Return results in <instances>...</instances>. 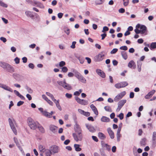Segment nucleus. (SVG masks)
Listing matches in <instances>:
<instances>
[{
    "label": "nucleus",
    "mask_w": 156,
    "mask_h": 156,
    "mask_svg": "<svg viewBox=\"0 0 156 156\" xmlns=\"http://www.w3.org/2000/svg\"><path fill=\"white\" fill-rule=\"evenodd\" d=\"M104 109L107 112H112V109L109 106H106L104 107Z\"/></svg>",
    "instance_id": "36"
},
{
    "label": "nucleus",
    "mask_w": 156,
    "mask_h": 156,
    "mask_svg": "<svg viewBox=\"0 0 156 156\" xmlns=\"http://www.w3.org/2000/svg\"><path fill=\"white\" fill-rule=\"evenodd\" d=\"M74 129L76 132H82V130L79 125L76 123L74 126Z\"/></svg>",
    "instance_id": "18"
},
{
    "label": "nucleus",
    "mask_w": 156,
    "mask_h": 156,
    "mask_svg": "<svg viewBox=\"0 0 156 156\" xmlns=\"http://www.w3.org/2000/svg\"><path fill=\"white\" fill-rule=\"evenodd\" d=\"M76 43V42L73 41L72 42V44L70 46V47L73 49H74L75 48V44Z\"/></svg>",
    "instance_id": "51"
},
{
    "label": "nucleus",
    "mask_w": 156,
    "mask_h": 156,
    "mask_svg": "<svg viewBox=\"0 0 156 156\" xmlns=\"http://www.w3.org/2000/svg\"><path fill=\"white\" fill-rule=\"evenodd\" d=\"M9 64L8 63L2 62H0V66L4 69H6L7 66Z\"/></svg>",
    "instance_id": "27"
},
{
    "label": "nucleus",
    "mask_w": 156,
    "mask_h": 156,
    "mask_svg": "<svg viewBox=\"0 0 156 156\" xmlns=\"http://www.w3.org/2000/svg\"><path fill=\"white\" fill-rule=\"evenodd\" d=\"M58 84L62 86L64 88L67 90H71L72 89V87L69 84L66 83V80L64 79L63 81H57Z\"/></svg>",
    "instance_id": "4"
},
{
    "label": "nucleus",
    "mask_w": 156,
    "mask_h": 156,
    "mask_svg": "<svg viewBox=\"0 0 156 156\" xmlns=\"http://www.w3.org/2000/svg\"><path fill=\"white\" fill-rule=\"evenodd\" d=\"M85 125L87 128L90 132H94L95 131V130L94 127L91 125L87 124Z\"/></svg>",
    "instance_id": "20"
},
{
    "label": "nucleus",
    "mask_w": 156,
    "mask_h": 156,
    "mask_svg": "<svg viewBox=\"0 0 156 156\" xmlns=\"http://www.w3.org/2000/svg\"><path fill=\"white\" fill-rule=\"evenodd\" d=\"M90 107L92 110L93 111L94 114L96 115H98V112L95 106L93 104H91L90 105Z\"/></svg>",
    "instance_id": "21"
},
{
    "label": "nucleus",
    "mask_w": 156,
    "mask_h": 156,
    "mask_svg": "<svg viewBox=\"0 0 156 156\" xmlns=\"http://www.w3.org/2000/svg\"><path fill=\"white\" fill-rule=\"evenodd\" d=\"M117 140L119 142L120 140V138L121 137V135L120 133H116Z\"/></svg>",
    "instance_id": "41"
},
{
    "label": "nucleus",
    "mask_w": 156,
    "mask_h": 156,
    "mask_svg": "<svg viewBox=\"0 0 156 156\" xmlns=\"http://www.w3.org/2000/svg\"><path fill=\"white\" fill-rule=\"evenodd\" d=\"M136 28H140V30L141 31V34H142L145 33L147 30V27L145 26L142 25L140 24H138L136 25Z\"/></svg>",
    "instance_id": "8"
},
{
    "label": "nucleus",
    "mask_w": 156,
    "mask_h": 156,
    "mask_svg": "<svg viewBox=\"0 0 156 156\" xmlns=\"http://www.w3.org/2000/svg\"><path fill=\"white\" fill-rule=\"evenodd\" d=\"M101 121L103 122H109L110 121V119L106 116H103L101 118Z\"/></svg>",
    "instance_id": "25"
},
{
    "label": "nucleus",
    "mask_w": 156,
    "mask_h": 156,
    "mask_svg": "<svg viewBox=\"0 0 156 156\" xmlns=\"http://www.w3.org/2000/svg\"><path fill=\"white\" fill-rule=\"evenodd\" d=\"M126 101V100L123 99L120 101L118 103V106L116 109V111L119 112Z\"/></svg>",
    "instance_id": "11"
},
{
    "label": "nucleus",
    "mask_w": 156,
    "mask_h": 156,
    "mask_svg": "<svg viewBox=\"0 0 156 156\" xmlns=\"http://www.w3.org/2000/svg\"><path fill=\"white\" fill-rule=\"evenodd\" d=\"M43 115L48 118H51V115L49 114V113L46 111L43 113Z\"/></svg>",
    "instance_id": "35"
},
{
    "label": "nucleus",
    "mask_w": 156,
    "mask_h": 156,
    "mask_svg": "<svg viewBox=\"0 0 156 156\" xmlns=\"http://www.w3.org/2000/svg\"><path fill=\"white\" fill-rule=\"evenodd\" d=\"M118 117L119 118L120 120L122 119L124 117V115H123V113H120Z\"/></svg>",
    "instance_id": "55"
},
{
    "label": "nucleus",
    "mask_w": 156,
    "mask_h": 156,
    "mask_svg": "<svg viewBox=\"0 0 156 156\" xmlns=\"http://www.w3.org/2000/svg\"><path fill=\"white\" fill-rule=\"evenodd\" d=\"M136 64L133 61H131L128 63V66L130 68H133L134 69L136 68Z\"/></svg>",
    "instance_id": "22"
},
{
    "label": "nucleus",
    "mask_w": 156,
    "mask_h": 156,
    "mask_svg": "<svg viewBox=\"0 0 156 156\" xmlns=\"http://www.w3.org/2000/svg\"><path fill=\"white\" fill-rule=\"evenodd\" d=\"M63 14L61 12H60L58 13V17L59 18L61 19V18L63 16Z\"/></svg>",
    "instance_id": "62"
},
{
    "label": "nucleus",
    "mask_w": 156,
    "mask_h": 156,
    "mask_svg": "<svg viewBox=\"0 0 156 156\" xmlns=\"http://www.w3.org/2000/svg\"><path fill=\"white\" fill-rule=\"evenodd\" d=\"M38 148L40 151L41 153H44L46 149L45 148V147L41 145H40L38 146Z\"/></svg>",
    "instance_id": "24"
},
{
    "label": "nucleus",
    "mask_w": 156,
    "mask_h": 156,
    "mask_svg": "<svg viewBox=\"0 0 156 156\" xmlns=\"http://www.w3.org/2000/svg\"><path fill=\"white\" fill-rule=\"evenodd\" d=\"M37 128L40 132L42 133H44L45 132V130L44 128L41 125L39 124Z\"/></svg>",
    "instance_id": "23"
},
{
    "label": "nucleus",
    "mask_w": 156,
    "mask_h": 156,
    "mask_svg": "<svg viewBox=\"0 0 156 156\" xmlns=\"http://www.w3.org/2000/svg\"><path fill=\"white\" fill-rule=\"evenodd\" d=\"M13 76L16 80H19L21 77V76L20 74L16 73H14L13 74Z\"/></svg>",
    "instance_id": "33"
},
{
    "label": "nucleus",
    "mask_w": 156,
    "mask_h": 156,
    "mask_svg": "<svg viewBox=\"0 0 156 156\" xmlns=\"http://www.w3.org/2000/svg\"><path fill=\"white\" fill-rule=\"evenodd\" d=\"M20 58L18 57L14 59V61L16 64H19L20 62Z\"/></svg>",
    "instance_id": "54"
},
{
    "label": "nucleus",
    "mask_w": 156,
    "mask_h": 156,
    "mask_svg": "<svg viewBox=\"0 0 156 156\" xmlns=\"http://www.w3.org/2000/svg\"><path fill=\"white\" fill-rule=\"evenodd\" d=\"M67 75L69 77H73L74 76V74L72 72H69Z\"/></svg>",
    "instance_id": "56"
},
{
    "label": "nucleus",
    "mask_w": 156,
    "mask_h": 156,
    "mask_svg": "<svg viewBox=\"0 0 156 156\" xmlns=\"http://www.w3.org/2000/svg\"><path fill=\"white\" fill-rule=\"evenodd\" d=\"M37 6L41 8H44V7L43 5L39 2H38L37 5Z\"/></svg>",
    "instance_id": "48"
},
{
    "label": "nucleus",
    "mask_w": 156,
    "mask_h": 156,
    "mask_svg": "<svg viewBox=\"0 0 156 156\" xmlns=\"http://www.w3.org/2000/svg\"><path fill=\"white\" fill-rule=\"evenodd\" d=\"M109 28L106 26H105L103 27V30L102 32L103 33H105L106 31H107L108 30Z\"/></svg>",
    "instance_id": "44"
},
{
    "label": "nucleus",
    "mask_w": 156,
    "mask_h": 156,
    "mask_svg": "<svg viewBox=\"0 0 156 156\" xmlns=\"http://www.w3.org/2000/svg\"><path fill=\"white\" fill-rule=\"evenodd\" d=\"M26 89L29 93L31 94L33 93V90L30 87H27Z\"/></svg>",
    "instance_id": "49"
},
{
    "label": "nucleus",
    "mask_w": 156,
    "mask_h": 156,
    "mask_svg": "<svg viewBox=\"0 0 156 156\" xmlns=\"http://www.w3.org/2000/svg\"><path fill=\"white\" fill-rule=\"evenodd\" d=\"M126 93L125 91H123L118 94L114 98V101L115 102H118L125 95Z\"/></svg>",
    "instance_id": "7"
},
{
    "label": "nucleus",
    "mask_w": 156,
    "mask_h": 156,
    "mask_svg": "<svg viewBox=\"0 0 156 156\" xmlns=\"http://www.w3.org/2000/svg\"><path fill=\"white\" fill-rule=\"evenodd\" d=\"M156 48V42H153L151 44L150 48L151 50Z\"/></svg>",
    "instance_id": "32"
},
{
    "label": "nucleus",
    "mask_w": 156,
    "mask_h": 156,
    "mask_svg": "<svg viewBox=\"0 0 156 156\" xmlns=\"http://www.w3.org/2000/svg\"><path fill=\"white\" fill-rule=\"evenodd\" d=\"M97 73L103 78L105 77V73L101 70L99 69H97L96 70Z\"/></svg>",
    "instance_id": "13"
},
{
    "label": "nucleus",
    "mask_w": 156,
    "mask_h": 156,
    "mask_svg": "<svg viewBox=\"0 0 156 156\" xmlns=\"http://www.w3.org/2000/svg\"><path fill=\"white\" fill-rule=\"evenodd\" d=\"M62 71L64 73H66L68 71V69L66 66H63L62 68Z\"/></svg>",
    "instance_id": "40"
},
{
    "label": "nucleus",
    "mask_w": 156,
    "mask_h": 156,
    "mask_svg": "<svg viewBox=\"0 0 156 156\" xmlns=\"http://www.w3.org/2000/svg\"><path fill=\"white\" fill-rule=\"evenodd\" d=\"M88 101L84 99H82L80 104L82 105H86L88 104Z\"/></svg>",
    "instance_id": "34"
},
{
    "label": "nucleus",
    "mask_w": 156,
    "mask_h": 156,
    "mask_svg": "<svg viewBox=\"0 0 156 156\" xmlns=\"http://www.w3.org/2000/svg\"><path fill=\"white\" fill-rule=\"evenodd\" d=\"M23 103L24 102L23 101H20L17 103V106H20V105H22Z\"/></svg>",
    "instance_id": "64"
},
{
    "label": "nucleus",
    "mask_w": 156,
    "mask_h": 156,
    "mask_svg": "<svg viewBox=\"0 0 156 156\" xmlns=\"http://www.w3.org/2000/svg\"><path fill=\"white\" fill-rule=\"evenodd\" d=\"M80 145L78 144H75L74 147L75 150L77 151H79L81 150V148L80 147Z\"/></svg>",
    "instance_id": "31"
},
{
    "label": "nucleus",
    "mask_w": 156,
    "mask_h": 156,
    "mask_svg": "<svg viewBox=\"0 0 156 156\" xmlns=\"http://www.w3.org/2000/svg\"><path fill=\"white\" fill-rule=\"evenodd\" d=\"M125 12V10L122 8H121L119 10V12L120 13H123Z\"/></svg>",
    "instance_id": "61"
},
{
    "label": "nucleus",
    "mask_w": 156,
    "mask_h": 156,
    "mask_svg": "<svg viewBox=\"0 0 156 156\" xmlns=\"http://www.w3.org/2000/svg\"><path fill=\"white\" fill-rule=\"evenodd\" d=\"M98 136L101 140H104L106 138L105 135L101 132H99L98 133Z\"/></svg>",
    "instance_id": "28"
},
{
    "label": "nucleus",
    "mask_w": 156,
    "mask_h": 156,
    "mask_svg": "<svg viewBox=\"0 0 156 156\" xmlns=\"http://www.w3.org/2000/svg\"><path fill=\"white\" fill-rule=\"evenodd\" d=\"M95 3L96 5H99L102 4L103 2V0H95Z\"/></svg>",
    "instance_id": "38"
},
{
    "label": "nucleus",
    "mask_w": 156,
    "mask_h": 156,
    "mask_svg": "<svg viewBox=\"0 0 156 156\" xmlns=\"http://www.w3.org/2000/svg\"><path fill=\"white\" fill-rule=\"evenodd\" d=\"M107 130L110 138L112 139H114L115 137L114 133L112 129L110 128H108L107 129Z\"/></svg>",
    "instance_id": "14"
},
{
    "label": "nucleus",
    "mask_w": 156,
    "mask_h": 156,
    "mask_svg": "<svg viewBox=\"0 0 156 156\" xmlns=\"http://www.w3.org/2000/svg\"><path fill=\"white\" fill-rule=\"evenodd\" d=\"M139 29L140 28H136V29L134 31L136 34L141 33V31Z\"/></svg>",
    "instance_id": "52"
},
{
    "label": "nucleus",
    "mask_w": 156,
    "mask_h": 156,
    "mask_svg": "<svg viewBox=\"0 0 156 156\" xmlns=\"http://www.w3.org/2000/svg\"><path fill=\"white\" fill-rule=\"evenodd\" d=\"M120 49L121 50H127L128 49V48L126 46H124L121 47L120 48Z\"/></svg>",
    "instance_id": "53"
},
{
    "label": "nucleus",
    "mask_w": 156,
    "mask_h": 156,
    "mask_svg": "<svg viewBox=\"0 0 156 156\" xmlns=\"http://www.w3.org/2000/svg\"><path fill=\"white\" fill-rule=\"evenodd\" d=\"M46 101L51 106H53L54 105L53 102L49 99H48Z\"/></svg>",
    "instance_id": "58"
},
{
    "label": "nucleus",
    "mask_w": 156,
    "mask_h": 156,
    "mask_svg": "<svg viewBox=\"0 0 156 156\" xmlns=\"http://www.w3.org/2000/svg\"><path fill=\"white\" fill-rule=\"evenodd\" d=\"M0 5L5 8H7L8 7V5L4 3L1 0H0Z\"/></svg>",
    "instance_id": "43"
},
{
    "label": "nucleus",
    "mask_w": 156,
    "mask_h": 156,
    "mask_svg": "<svg viewBox=\"0 0 156 156\" xmlns=\"http://www.w3.org/2000/svg\"><path fill=\"white\" fill-rule=\"evenodd\" d=\"M72 71L74 73L75 76L76 77L79 81L83 83H86V79L79 72L74 69H72Z\"/></svg>",
    "instance_id": "3"
},
{
    "label": "nucleus",
    "mask_w": 156,
    "mask_h": 156,
    "mask_svg": "<svg viewBox=\"0 0 156 156\" xmlns=\"http://www.w3.org/2000/svg\"><path fill=\"white\" fill-rule=\"evenodd\" d=\"M52 154H54L58 153L59 151V147L56 145H53L50 147Z\"/></svg>",
    "instance_id": "10"
},
{
    "label": "nucleus",
    "mask_w": 156,
    "mask_h": 156,
    "mask_svg": "<svg viewBox=\"0 0 156 156\" xmlns=\"http://www.w3.org/2000/svg\"><path fill=\"white\" fill-rule=\"evenodd\" d=\"M65 96L67 98L69 99L71 98L72 96L71 94H70L68 93H67L66 94Z\"/></svg>",
    "instance_id": "50"
},
{
    "label": "nucleus",
    "mask_w": 156,
    "mask_h": 156,
    "mask_svg": "<svg viewBox=\"0 0 156 156\" xmlns=\"http://www.w3.org/2000/svg\"><path fill=\"white\" fill-rule=\"evenodd\" d=\"M121 54L123 58L124 59L126 60L127 59L128 57L127 55V53L126 51H122Z\"/></svg>",
    "instance_id": "29"
},
{
    "label": "nucleus",
    "mask_w": 156,
    "mask_h": 156,
    "mask_svg": "<svg viewBox=\"0 0 156 156\" xmlns=\"http://www.w3.org/2000/svg\"><path fill=\"white\" fill-rule=\"evenodd\" d=\"M44 153L46 156H51L52 155V153L50 148L49 149H46Z\"/></svg>",
    "instance_id": "26"
},
{
    "label": "nucleus",
    "mask_w": 156,
    "mask_h": 156,
    "mask_svg": "<svg viewBox=\"0 0 156 156\" xmlns=\"http://www.w3.org/2000/svg\"><path fill=\"white\" fill-rule=\"evenodd\" d=\"M27 122L30 129L33 130L35 129L39 124L38 122H35L30 118H28Z\"/></svg>",
    "instance_id": "2"
},
{
    "label": "nucleus",
    "mask_w": 156,
    "mask_h": 156,
    "mask_svg": "<svg viewBox=\"0 0 156 156\" xmlns=\"http://www.w3.org/2000/svg\"><path fill=\"white\" fill-rule=\"evenodd\" d=\"M75 99L78 103L79 104H80V103H81V101L82 100L80 98L78 97H75Z\"/></svg>",
    "instance_id": "45"
},
{
    "label": "nucleus",
    "mask_w": 156,
    "mask_h": 156,
    "mask_svg": "<svg viewBox=\"0 0 156 156\" xmlns=\"http://www.w3.org/2000/svg\"><path fill=\"white\" fill-rule=\"evenodd\" d=\"M146 139L145 138L142 139L140 141V144L142 146H144L146 144Z\"/></svg>",
    "instance_id": "39"
},
{
    "label": "nucleus",
    "mask_w": 156,
    "mask_h": 156,
    "mask_svg": "<svg viewBox=\"0 0 156 156\" xmlns=\"http://www.w3.org/2000/svg\"><path fill=\"white\" fill-rule=\"evenodd\" d=\"M6 69L7 71L10 73H12L15 71L14 68L9 64H8Z\"/></svg>",
    "instance_id": "17"
},
{
    "label": "nucleus",
    "mask_w": 156,
    "mask_h": 156,
    "mask_svg": "<svg viewBox=\"0 0 156 156\" xmlns=\"http://www.w3.org/2000/svg\"><path fill=\"white\" fill-rule=\"evenodd\" d=\"M155 92V90H153L149 92L145 96V98L146 99H149L153 96Z\"/></svg>",
    "instance_id": "16"
},
{
    "label": "nucleus",
    "mask_w": 156,
    "mask_h": 156,
    "mask_svg": "<svg viewBox=\"0 0 156 156\" xmlns=\"http://www.w3.org/2000/svg\"><path fill=\"white\" fill-rule=\"evenodd\" d=\"M46 94L47 96L50 97L52 100H53L54 99H55L53 95L52 94L50 93L46 92Z\"/></svg>",
    "instance_id": "37"
},
{
    "label": "nucleus",
    "mask_w": 156,
    "mask_h": 156,
    "mask_svg": "<svg viewBox=\"0 0 156 156\" xmlns=\"http://www.w3.org/2000/svg\"><path fill=\"white\" fill-rule=\"evenodd\" d=\"M78 111L80 114L86 116H88L90 115V113L89 112H85L80 109H78Z\"/></svg>",
    "instance_id": "19"
},
{
    "label": "nucleus",
    "mask_w": 156,
    "mask_h": 156,
    "mask_svg": "<svg viewBox=\"0 0 156 156\" xmlns=\"http://www.w3.org/2000/svg\"><path fill=\"white\" fill-rule=\"evenodd\" d=\"M66 65V63L64 61H62L59 63V66L61 67H63Z\"/></svg>",
    "instance_id": "42"
},
{
    "label": "nucleus",
    "mask_w": 156,
    "mask_h": 156,
    "mask_svg": "<svg viewBox=\"0 0 156 156\" xmlns=\"http://www.w3.org/2000/svg\"><path fill=\"white\" fill-rule=\"evenodd\" d=\"M123 5L126 6L128 5L129 3V0H123Z\"/></svg>",
    "instance_id": "46"
},
{
    "label": "nucleus",
    "mask_w": 156,
    "mask_h": 156,
    "mask_svg": "<svg viewBox=\"0 0 156 156\" xmlns=\"http://www.w3.org/2000/svg\"><path fill=\"white\" fill-rule=\"evenodd\" d=\"M32 12L30 11H27L25 12V14L26 15L29 17H33L34 16V15L32 14Z\"/></svg>",
    "instance_id": "30"
},
{
    "label": "nucleus",
    "mask_w": 156,
    "mask_h": 156,
    "mask_svg": "<svg viewBox=\"0 0 156 156\" xmlns=\"http://www.w3.org/2000/svg\"><path fill=\"white\" fill-rule=\"evenodd\" d=\"M128 85V83L126 82H121L115 84V87L117 89L121 88L126 87Z\"/></svg>",
    "instance_id": "9"
},
{
    "label": "nucleus",
    "mask_w": 156,
    "mask_h": 156,
    "mask_svg": "<svg viewBox=\"0 0 156 156\" xmlns=\"http://www.w3.org/2000/svg\"><path fill=\"white\" fill-rule=\"evenodd\" d=\"M152 140L155 141L156 140V132H154L153 133Z\"/></svg>",
    "instance_id": "47"
},
{
    "label": "nucleus",
    "mask_w": 156,
    "mask_h": 156,
    "mask_svg": "<svg viewBox=\"0 0 156 156\" xmlns=\"http://www.w3.org/2000/svg\"><path fill=\"white\" fill-rule=\"evenodd\" d=\"M58 127L53 125H51L49 126L50 130L53 133H55L57 132Z\"/></svg>",
    "instance_id": "15"
},
{
    "label": "nucleus",
    "mask_w": 156,
    "mask_h": 156,
    "mask_svg": "<svg viewBox=\"0 0 156 156\" xmlns=\"http://www.w3.org/2000/svg\"><path fill=\"white\" fill-rule=\"evenodd\" d=\"M92 138L93 139V140H94V141H95L96 142L98 141V139L96 136H92Z\"/></svg>",
    "instance_id": "60"
},
{
    "label": "nucleus",
    "mask_w": 156,
    "mask_h": 156,
    "mask_svg": "<svg viewBox=\"0 0 156 156\" xmlns=\"http://www.w3.org/2000/svg\"><path fill=\"white\" fill-rule=\"evenodd\" d=\"M73 136L74 140L76 142L81 141L83 138L82 131L76 132L75 133H73Z\"/></svg>",
    "instance_id": "6"
},
{
    "label": "nucleus",
    "mask_w": 156,
    "mask_h": 156,
    "mask_svg": "<svg viewBox=\"0 0 156 156\" xmlns=\"http://www.w3.org/2000/svg\"><path fill=\"white\" fill-rule=\"evenodd\" d=\"M0 39L1 41H2L4 43L7 40L6 38L3 37H1L0 38Z\"/></svg>",
    "instance_id": "63"
},
{
    "label": "nucleus",
    "mask_w": 156,
    "mask_h": 156,
    "mask_svg": "<svg viewBox=\"0 0 156 156\" xmlns=\"http://www.w3.org/2000/svg\"><path fill=\"white\" fill-rule=\"evenodd\" d=\"M118 51V49L117 48L113 49L111 52V54H113L116 53Z\"/></svg>",
    "instance_id": "57"
},
{
    "label": "nucleus",
    "mask_w": 156,
    "mask_h": 156,
    "mask_svg": "<svg viewBox=\"0 0 156 156\" xmlns=\"http://www.w3.org/2000/svg\"><path fill=\"white\" fill-rule=\"evenodd\" d=\"M8 121L11 129L14 133L15 134H17V132L16 127H17V125L16 121L13 119L9 118Z\"/></svg>",
    "instance_id": "1"
},
{
    "label": "nucleus",
    "mask_w": 156,
    "mask_h": 156,
    "mask_svg": "<svg viewBox=\"0 0 156 156\" xmlns=\"http://www.w3.org/2000/svg\"><path fill=\"white\" fill-rule=\"evenodd\" d=\"M0 87L10 92H13L12 89L6 85L0 83Z\"/></svg>",
    "instance_id": "12"
},
{
    "label": "nucleus",
    "mask_w": 156,
    "mask_h": 156,
    "mask_svg": "<svg viewBox=\"0 0 156 156\" xmlns=\"http://www.w3.org/2000/svg\"><path fill=\"white\" fill-rule=\"evenodd\" d=\"M52 101L54 102L56 106L59 104V100H57L55 98Z\"/></svg>",
    "instance_id": "59"
},
{
    "label": "nucleus",
    "mask_w": 156,
    "mask_h": 156,
    "mask_svg": "<svg viewBox=\"0 0 156 156\" xmlns=\"http://www.w3.org/2000/svg\"><path fill=\"white\" fill-rule=\"evenodd\" d=\"M106 54V53L104 51L101 52L95 56L94 58V61L97 62L102 61L104 59Z\"/></svg>",
    "instance_id": "5"
}]
</instances>
